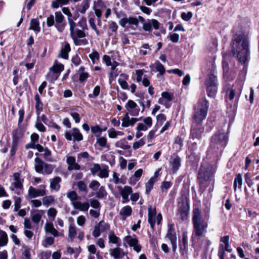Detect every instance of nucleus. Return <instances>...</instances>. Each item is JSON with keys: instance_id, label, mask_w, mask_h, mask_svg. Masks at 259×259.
Masks as SVG:
<instances>
[{"instance_id": "nucleus-1", "label": "nucleus", "mask_w": 259, "mask_h": 259, "mask_svg": "<svg viewBox=\"0 0 259 259\" xmlns=\"http://www.w3.org/2000/svg\"><path fill=\"white\" fill-rule=\"evenodd\" d=\"M231 52L240 63L245 64L249 58V42L244 34H236L231 44Z\"/></svg>"}, {"instance_id": "nucleus-2", "label": "nucleus", "mask_w": 259, "mask_h": 259, "mask_svg": "<svg viewBox=\"0 0 259 259\" xmlns=\"http://www.w3.org/2000/svg\"><path fill=\"white\" fill-rule=\"evenodd\" d=\"M208 214L205 215L204 219L202 218L201 211L198 208H195L193 209L192 217L193 239L195 237L199 238L204 236L206 232V229L208 227Z\"/></svg>"}, {"instance_id": "nucleus-3", "label": "nucleus", "mask_w": 259, "mask_h": 259, "mask_svg": "<svg viewBox=\"0 0 259 259\" xmlns=\"http://www.w3.org/2000/svg\"><path fill=\"white\" fill-rule=\"evenodd\" d=\"M227 141L228 137L224 133H216L211 138L208 152L214 154L221 153L226 147Z\"/></svg>"}, {"instance_id": "nucleus-4", "label": "nucleus", "mask_w": 259, "mask_h": 259, "mask_svg": "<svg viewBox=\"0 0 259 259\" xmlns=\"http://www.w3.org/2000/svg\"><path fill=\"white\" fill-rule=\"evenodd\" d=\"M215 167L209 163L201 165L198 175V181L200 185L213 180Z\"/></svg>"}, {"instance_id": "nucleus-5", "label": "nucleus", "mask_w": 259, "mask_h": 259, "mask_svg": "<svg viewBox=\"0 0 259 259\" xmlns=\"http://www.w3.org/2000/svg\"><path fill=\"white\" fill-rule=\"evenodd\" d=\"M34 169L36 172L44 175H50L52 173L55 166L53 164L45 163L39 157L34 159Z\"/></svg>"}, {"instance_id": "nucleus-6", "label": "nucleus", "mask_w": 259, "mask_h": 259, "mask_svg": "<svg viewBox=\"0 0 259 259\" xmlns=\"http://www.w3.org/2000/svg\"><path fill=\"white\" fill-rule=\"evenodd\" d=\"M138 18L141 22L143 23V29L146 31H151L152 27L156 30L159 28L160 23L155 19L148 20L145 22V19L143 17L139 16Z\"/></svg>"}, {"instance_id": "nucleus-7", "label": "nucleus", "mask_w": 259, "mask_h": 259, "mask_svg": "<svg viewBox=\"0 0 259 259\" xmlns=\"http://www.w3.org/2000/svg\"><path fill=\"white\" fill-rule=\"evenodd\" d=\"M55 22L56 29L60 32L63 31L66 25L64 21V17L61 12H57L55 13Z\"/></svg>"}, {"instance_id": "nucleus-8", "label": "nucleus", "mask_w": 259, "mask_h": 259, "mask_svg": "<svg viewBox=\"0 0 259 259\" xmlns=\"http://www.w3.org/2000/svg\"><path fill=\"white\" fill-rule=\"evenodd\" d=\"M43 189H36L32 186H30L28 189V195L30 198H34L38 196H43L46 194L45 191V186L41 185L40 186Z\"/></svg>"}, {"instance_id": "nucleus-9", "label": "nucleus", "mask_w": 259, "mask_h": 259, "mask_svg": "<svg viewBox=\"0 0 259 259\" xmlns=\"http://www.w3.org/2000/svg\"><path fill=\"white\" fill-rule=\"evenodd\" d=\"M166 236L170 241L172 251L175 252L177 249V236L176 233L173 228L172 226L169 227Z\"/></svg>"}, {"instance_id": "nucleus-10", "label": "nucleus", "mask_w": 259, "mask_h": 259, "mask_svg": "<svg viewBox=\"0 0 259 259\" xmlns=\"http://www.w3.org/2000/svg\"><path fill=\"white\" fill-rule=\"evenodd\" d=\"M118 189L122 196L123 199L122 203L128 202L130 201L128 196L133 192L132 188L128 186H125L123 188L121 186H118Z\"/></svg>"}, {"instance_id": "nucleus-11", "label": "nucleus", "mask_w": 259, "mask_h": 259, "mask_svg": "<svg viewBox=\"0 0 259 259\" xmlns=\"http://www.w3.org/2000/svg\"><path fill=\"white\" fill-rule=\"evenodd\" d=\"M208 108V103L206 99L200 100L194 106L197 113H206Z\"/></svg>"}, {"instance_id": "nucleus-12", "label": "nucleus", "mask_w": 259, "mask_h": 259, "mask_svg": "<svg viewBox=\"0 0 259 259\" xmlns=\"http://www.w3.org/2000/svg\"><path fill=\"white\" fill-rule=\"evenodd\" d=\"M14 182L12 183V186L10 189L14 191L15 188L22 189L23 188V179L20 178V173L15 172L13 174Z\"/></svg>"}, {"instance_id": "nucleus-13", "label": "nucleus", "mask_w": 259, "mask_h": 259, "mask_svg": "<svg viewBox=\"0 0 259 259\" xmlns=\"http://www.w3.org/2000/svg\"><path fill=\"white\" fill-rule=\"evenodd\" d=\"M203 132V128L201 124L195 125V123L192 124L191 132V137L192 139H200Z\"/></svg>"}, {"instance_id": "nucleus-14", "label": "nucleus", "mask_w": 259, "mask_h": 259, "mask_svg": "<svg viewBox=\"0 0 259 259\" xmlns=\"http://www.w3.org/2000/svg\"><path fill=\"white\" fill-rule=\"evenodd\" d=\"M180 251L182 254H184V251L188 248V233L185 231L182 234V239L179 240Z\"/></svg>"}, {"instance_id": "nucleus-15", "label": "nucleus", "mask_w": 259, "mask_h": 259, "mask_svg": "<svg viewBox=\"0 0 259 259\" xmlns=\"http://www.w3.org/2000/svg\"><path fill=\"white\" fill-rule=\"evenodd\" d=\"M109 253L114 259H122L125 254L123 250L119 247L110 249Z\"/></svg>"}, {"instance_id": "nucleus-16", "label": "nucleus", "mask_w": 259, "mask_h": 259, "mask_svg": "<svg viewBox=\"0 0 259 259\" xmlns=\"http://www.w3.org/2000/svg\"><path fill=\"white\" fill-rule=\"evenodd\" d=\"M66 163L68 165L67 169L69 171L72 170H79L80 166L76 162V160L73 156H68L66 159Z\"/></svg>"}, {"instance_id": "nucleus-17", "label": "nucleus", "mask_w": 259, "mask_h": 259, "mask_svg": "<svg viewBox=\"0 0 259 259\" xmlns=\"http://www.w3.org/2000/svg\"><path fill=\"white\" fill-rule=\"evenodd\" d=\"M122 122L121 125L123 127H127L133 125L139 119L136 118H130L128 114H125L124 117L122 118Z\"/></svg>"}, {"instance_id": "nucleus-18", "label": "nucleus", "mask_w": 259, "mask_h": 259, "mask_svg": "<svg viewBox=\"0 0 259 259\" xmlns=\"http://www.w3.org/2000/svg\"><path fill=\"white\" fill-rule=\"evenodd\" d=\"M61 178L60 177H56L50 179V188L51 189L58 191L60 189V183L61 182Z\"/></svg>"}, {"instance_id": "nucleus-19", "label": "nucleus", "mask_w": 259, "mask_h": 259, "mask_svg": "<svg viewBox=\"0 0 259 259\" xmlns=\"http://www.w3.org/2000/svg\"><path fill=\"white\" fill-rule=\"evenodd\" d=\"M72 204L75 209L83 211H87L90 207V204L88 202L81 203L80 201H75L72 202Z\"/></svg>"}, {"instance_id": "nucleus-20", "label": "nucleus", "mask_w": 259, "mask_h": 259, "mask_svg": "<svg viewBox=\"0 0 259 259\" xmlns=\"http://www.w3.org/2000/svg\"><path fill=\"white\" fill-rule=\"evenodd\" d=\"M170 163L172 166V170L173 172H176L179 168L181 165V159L176 156L171 158Z\"/></svg>"}, {"instance_id": "nucleus-21", "label": "nucleus", "mask_w": 259, "mask_h": 259, "mask_svg": "<svg viewBox=\"0 0 259 259\" xmlns=\"http://www.w3.org/2000/svg\"><path fill=\"white\" fill-rule=\"evenodd\" d=\"M45 230L47 233H49L53 235L54 237H57L59 236V232L54 227L53 223H47L45 226Z\"/></svg>"}, {"instance_id": "nucleus-22", "label": "nucleus", "mask_w": 259, "mask_h": 259, "mask_svg": "<svg viewBox=\"0 0 259 259\" xmlns=\"http://www.w3.org/2000/svg\"><path fill=\"white\" fill-rule=\"evenodd\" d=\"M132 212V207L129 205H126L120 209L119 214L122 217L123 220H125L127 217L131 215Z\"/></svg>"}, {"instance_id": "nucleus-23", "label": "nucleus", "mask_w": 259, "mask_h": 259, "mask_svg": "<svg viewBox=\"0 0 259 259\" xmlns=\"http://www.w3.org/2000/svg\"><path fill=\"white\" fill-rule=\"evenodd\" d=\"M150 67L155 68L156 71L158 72L159 74L160 75H163L165 72L164 66L159 61H156L154 64H151Z\"/></svg>"}, {"instance_id": "nucleus-24", "label": "nucleus", "mask_w": 259, "mask_h": 259, "mask_svg": "<svg viewBox=\"0 0 259 259\" xmlns=\"http://www.w3.org/2000/svg\"><path fill=\"white\" fill-rule=\"evenodd\" d=\"M70 50L69 44L66 42L64 47L61 49L59 57L65 59H67L68 58V54L70 51Z\"/></svg>"}, {"instance_id": "nucleus-25", "label": "nucleus", "mask_w": 259, "mask_h": 259, "mask_svg": "<svg viewBox=\"0 0 259 259\" xmlns=\"http://www.w3.org/2000/svg\"><path fill=\"white\" fill-rule=\"evenodd\" d=\"M23 135V131L21 127H19L13 133L12 142L18 143V140L22 137Z\"/></svg>"}, {"instance_id": "nucleus-26", "label": "nucleus", "mask_w": 259, "mask_h": 259, "mask_svg": "<svg viewBox=\"0 0 259 259\" xmlns=\"http://www.w3.org/2000/svg\"><path fill=\"white\" fill-rule=\"evenodd\" d=\"M107 192L105 187H100L98 191L95 193V196L98 199H103L106 197Z\"/></svg>"}, {"instance_id": "nucleus-27", "label": "nucleus", "mask_w": 259, "mask_h": 259, "mask_svg": "<svg viewBox=\"0 0 259 259\" xmlns=\"http://www.w3.org/2000/svg\"><path fill=\"white\" fill-rule=\"evenodd\" d=\"M242 185V176L240 174H238L235 177L234 181V189L236 191L237 187L238 186V188L241 189V186Z\"/></svg>"}, {"instance_id": "nucleus-28", "label": "nucleus", "mask_w": 259, "mask_h": 259, "mask_svg": "<svg viewBox=\"0 0 259 259\" xmlns=\"http://www.w3.org/2000/svg\"><path fill=\"white\" fill-rule=\"evenodd\" d=\"M8 242L7 233L0 229V247L6 245Z\"/></svg>"}, {"instance_id": "nucleus-29", "label": "nucleus", "mask_w": 259, "mask_h": 259, "mask_svg": "<svg viewBox=\"0 0 259 259\" xmlns=\"http://www.w3.org/2000/svg\"><path fill=\"white\" fill-rule=\"evenodd\" d=\"M29 29H32L36 32H38L40 30L39 24L38 20L36 19H32L30 23Z\"/></svg>"}, {"instance_id": "nucleus-30", "label": "nucleus", "mask_w": 259, "mask_h": 259, "mask_svg": "<svg viewBox=\"0 0 259 259\" xmlns=\"http://www.w3.org/2000/svg\"><path fill=\"white\" fill-rule=\"evenodd\" d=\"M64 70V65L62 64H55L50 68V71L57 73L59 75L61 71Z\"/></svg>"}, {"instance_id": "nucleus-31", "label": "nucleus", "mask_w": 259, "mask_h": 259, "mask_svg": "<svg viewBox=\"0 0 259 259\" xmlns=\"http://www.w3.org/2000/svg\"><path fill=\"white\" fill-rule=\"evenodd\" d=\"M206 86L215 85L217 86V77L213 74L209 75L208 79L206 81Z\"/></svg>"}, {"instance_id": "nucleus-32", "label": "nucleus", "mask_w": 259, "mask_h": 259, "mask_svg": "<svg viewBox=\"0 0 259 259\" xmlns=\"http://www.w3.org/2000/svg\"><path fill=\"white\" fill-rule=\"evenodd\" d=\"M70 0H55L52 3V7L54 9L58 8L60 5L68 4Z\"/></svg>"}, {"instance_id": "nucleus-33", "label": "nucleus", "mask_w": 259, "mask_h": 259, "mask_svg": "<svg viewBox=\"0 0 259 259\" xmlns=\"http://www.w3.org/2000/svg\"><path fill=\"white\" fill-rule=\"evenodd\" d=\"M72 136L74 141H80L82 140L83 137L78 129L74 128L72 129Z\"/></svg>"}, {"instance_id": "nucleus-34", "label": "nucleus", "mask_w": 259, "mask_h": 259, "mask_svg": "<svg viewBox=\"0 0 259 259\" xmlns=\"http://www.w3.org/2000/svg\"><path fill=\"white\" fill-rule=\"evenodd\" d=\"M217 86L209 85L207 86V95L210 97H214L217 94Z\"/></svg>"}, {"instance_id": "nucleus-35", "label": "nucleus", "mask_w": 259, "mask_h": 259, "mask_svg": "<svg viewBox=\"0 0 259 259\" xmlns=\"http://www.w3.org/2000/svg\"><path fill=\"white\" fill-rule=\"evenodd\" d=\"M156 180L155 178H151L148 182L146 184V192L147 194H148L149 192L152 190L154 184L155 183Z\"/></svg>"}, {"instance_id": "nucleus-36", "label": "nucleus", "mask_w": 259, "mask_h": 259, "mask_svg": "<svg viewBox=\"0 0 259 259\" xmlns=\"http://www.w3.org/2000/svg\"><path fill=\"white\" fill-rule=\"evenodd\" d=\"M59 76V75L57 73H56L52 71H50L46 76V78L49 82H53L57 79Z\"/></svg>"}, {"instance_id": "nucleus-37", "label": "nucleus", "mask_w": 259, "mask_h": 259, "mask_svg": "<svg viewBox=\"0 0 259 259\" xmlns=\"http://www.w3.org/2000/svg\"><path fill=\"white\" fill-rule=\"evenodd\" d=\"M90 0H84L81 3V8L79 12L81 14H84L90 7Z\"/></svg>"}, {"instance_id": "nucleus-38", "label": "nucleus", "mask_w": 259, "mask_h": 259, "mask_svg": "<svg viewBox=\"0 0 259 259\" xmlns=\"http://www.w3.org/2000/svg\"><path fill=\"white\" fill-rule=\"evenodd\" d=\"M206 114H195L193 117V123L195 125L200 124V123L206 117Z\"/></svg>"}, {"instance_id": "nucleus-39", "label": "nucleus", "mask_w": 259, "mask_h": 259, "mask_svg": "<svg viewBox=\"0 0 259 259\" xmlns=\"http://www.w3.org/2000/svg\"><path fill=\"white\" fill-rule=\"evenodd\" d=\"M97 225L102 232H104L110 229V225L104 221H101Z\"/></svg>"}, {"instance_id": "nucleus-40", "label": "nucleus", "mask_w": 259, "mask_h": 259, "mask_svg": "<svg viewBox=\"0 0 259 259\" xmlns=\"http://www.w3.org/2000/svg\"><path fill=\"white\" fill-rule=\"evenodd\" d=\"M98 176L101 178H106L109 176L108 166L106 165L103 169H100Z\"/></svg>"}, {"instance_id": "nucleus-41", "label": "nucleus", "mask_w": 259, "mask_h": 259, "mask_svg": "<svg viewBox=\"0 0 259 259\" xmlns=\"http://www.w3.org/2000/svg\"><path fill=\"white\" fill-rule=\"evenodd\" d=\"M115 146L125 150L129 148V146L127 144V142L125 140H121L115 143Z\"/></svg>"}, {"instance_id": "nucleus-42", "label": "nucleus", "mask_w": 259, "mask_h": 259, "mask_svg": "<svg viewBox=\"0 0 259 259\" xmlns=\"http://www.w3.org/2000/svg\"><path fill=\"white\" fill-rule=\"evenodd\" d=\"M67 197L72 202H75L78 199V196L76 192L74 191H72L67 193Z\"/></svg>"}, {"instance_id": "nucleus-43", "label": "nucleus", "mask_w": 259, "mask_h": 259, "mask_svg": "<svg viewBox=\"0 0 259 259\" xmlns=\"http://www.w3.org/2000/svg\"><path fill=\"white\" fill-rule=\"evenodd\" d=\"M76 235V230L75 226L70 225L69 228V237L72 240Z\"/></svg>"}, {"instance_id": "nucleus-44", "label": "nucleus", "mask_w": 259, "mask_h": 259, "mask_svg": "<svg viewBox=\"0 0 259 259\" xmlns=\"http://www.w3.org/2000/svg\"><path fill=\"white\" fill-rule=\"evenodd\" d=\"M54 201V198L52 196H46L42 198L43 204L47 206L50 205Z\"/></svg>"}, {"instance_id": "nucleus-45", "label": "nucleus", "mask_w": 259, "mask_h": 259, "mask_svg": "<svg viewBox=\"0 0 259 259\" xmlns=\"http://www.w3.org/2000/svg\"><path fill=\"white\" fill-rule=\"evenodd\" d=\"M226 250L224 249V246L222 244L219 245L218 256L220 259H224Z\"/></svg>"}, {"instance_id": "nucleus-46", "label": "nucleus", "mask_w": 259, "mask_h": 259, "mask_svg": "<svg viewBox=\"0 0 259 259\" xmlns=\"http://www.w3.org/2000/svg\"><path fill=\"white\" fill-rule=\"evenodd\" d=\"M68 23L70 26V35L73 37L74 29L76 26V23L71 19L68 18Z\"/></svg>"}, {"instance_id": "nucleus-47", "label": "nucleus", "mask_w": 259, "mask_h": 259, "mask_svg": "<svg viewBox=\"0 0 259 259\" xmlns=\"http://www.w3.org/2000/svg\"><path fill=\"white\" fill-rule=\"evenodd\" d=\"M109 241L116 244L118 242V238L116 236L113 231H110L109 233Z\"/></svg>"}, {"instance_id": "nucleus-48", "label": "nucleus", "mask_w": 259, "mask_h": 259, "mask_svg": "<svg viewBox=\"0 0 259 259\" xmlns=\"http://www.w3.org/2000/svg\"><path fill=\"white\" fill-rule=\"evenodd\" d=\"M126 239L130 246H135V245L138 243V241L136 238H132L130 236H127Z\"/></svg>"}, {"instance_id": "nucleus-49", "label": "nucleus", "mask_w": 259, "mask_h": 259, "mask_svg": "<svg viewBox=\"0 0 259 259\" xmlns=\"http://www.w3.org/2000/svg\"><path fill=\"white\" fill-rule=\"evenodd\" d=\"M89 24L92 28L94 30L97 35L99 34V31L97 29L95 24V19L94 18H90L89 20Z\"/></svg>"}, {"instance_id": "nucleus-50", "label": "nucleus", "mask_w": 259, "mask_h": 259, "mask_svg": "<svg viewBox=\"0 0 259 259\" xmlns=\"http://www.w3.org/2000/svg\"><path fill=\"white\" fill-rule=\"evenodd\" d=\"M136 107V103L132 100L128 101L127 103L125 105V108L129 111H130L132 109H134Z\"/></svg>"}, {"instance_id": "nucleus-51", "label": "nucleus", "mask_w": 259, "mask_h": 259, "mask_svg": "<svg viewBox=\"0 0 259 259\" xmlns=\"http://www.w3.org/2000/svg\"><path fill=\"white\" fill-rule=\"evenodd\" d=\"M172 94L166 92H162L161 94V98H163L168 102H170L172 100Z\"/></svg>"}, {"instance_id": "nucleus-52", "label": "nucleus", "mask_w": 259, "mask_h": 259, "mask_svg": "<svg viewBox=\"0 0 259 259\" xmlns=\"http://www.w3.org/2000/svg\"><path fill=\"white\" fill-rule=\"evenodd\" d=\"M42 214L39 212L34 213L32 214V221L35 223H38L41 220Z\"/></svg>"}, {"instance_id": "nucleus-53", "label": "nucleus", "mask_w": 259, "mask_h": 259, "mask_svg": "<svg viewBox=\"0 0 259 259\" xmlns=\"http://www.w3.org/2000/svg\"><path fill=\"white\" fill-rule=\"evenodd\" d=\"M21 199L20 197H16L15 198L14 209L15 211H17L21 206Z\"/></svg>"}, {"instance_id": "nucleus-54", "label": "nucleus", "mask_w": 259, "mask_h": 259, "mask_svg": "<svg viewBox=\"0 0 259 259\" xmlns=\"http://www.w3.org/2000/svg\"><path fill=\"white\" fill-rule=\"evenodd\" d=\"M90 204L91 207L93 208L100 209V203L98 200L96 199H91Z\"/></svg>"}, {"instance_id": "nucleus-55", "label": "nucleus", "mask_w": 259, "mask_h": 259, "mask_svg": "<svg viewBox=\"0 0 259 259\" xmlns=\"http://www.w3.org/2000/svg\"><path fill=\"white\" fill-rule=\"evenodd\" d=\"M47 24L48 27L55 25V18L53 15H50L47 19Z\"/></svg>"}, {"instance_id": "nucleus-56", "label": "nucleus", "mask_w": 259, "mask_h": 259, "mask_svg": "<svg viewBox=\"0 0 259 259\" xmlns=\"http://www.w3.org/2000/svg\"><path fill=\"white\" fill-rule=\"evenodd\" d=\"M93 9L95 12V14L98 18H100L101 17L102 15V12L101 10L97 8V6L96 5V3L94 2V5L93 7Z\"/></svg>"}, {"instance_id": "nucleus-57", "label": "nucleus", "mask_w": 259, "mask_h": 259, "mask_svg": "<svg viewBox=\"0 0 259 259\" xmlns=\"http://www.w3.org/2000/svg\"><path fill=\"white\" fill-rule=\"evenodd\" d=\"M89 57L94 64L95 63V60L99 59V54L96 51H95L89 55Z\"/></svg>"}, {"instance_id": "nucleus-58", "label": "nucleus", "mask_w": 259, "mask_h": 259, "mask_svg": "<svg viewBox=\"0 0 259 259\" xmlns=\"http://www.w3.org/2000/svg\"><path fill=\"white\" fill-rule=\"evenodd\" d=\"M192 17V13L191 12H189L187 13H182L181 14V17L182 18L186 21H188L190 20Z\"/></svg>"}, {"instance_id": "nucleus-59", "label": "nucleus", "mask_w": 259, "mask_h": 259, "mask_svg": "<svg viewBox=\"0 0 259 259\" xmlns=\"http://www.w3.org/2000/svg\"><path fill=\"white\" fill-rule=\"evenodd\" d=\"M100 186V184L98 181L96 180H93L90 184L89 187L93 190H95L98 188H99Z\"/></svg>"}, {"instance_id": "nucleus-60", "label": "nucleus", "mask_w": 259, "mask_h": 259, "mask_svg": "<svg viewBox=\"0 0 259 259\" xmlns=\"http://www.w3.org/2000/svg\"><path fill=\"white\" fill-rule=\"evenodd\" d=\"M127 23L131 25H135L138 26L139 23L138 19L135 17H130L127 18Z\"/></svg>"}, {"instance_id": "nucleus-61", "label": "nucleus", "mask_w": 259, "mask_h": 259, "mask_svg": "<svg viewBox=\"0 0 259 259\" xmlns=\"http://www.w3.org/2000/svg\"><path fill=\"white\" fill-rule=\"evenodd\" d=\"M77 187L79 191L87 192V186L83 181L77 182Z\"/></svg>"}, {"instance_id": "nucleus-62", "label": "nucleus", "mask_w": 259, "mask_h": 259, "mask_svg": "<svg viewBox=\"0 0 259 259\" xmlns=\"http://www.w3.org/2000/svg\"><path fill=\"white\" fill-rule=\"evenodd\" d=\"M244 178H245V182L247 184V186L249 187H251L253 185V183L252 180H251V178L249 177V174L248 173H246L245 174Z\"/></svg>"}, {"instance_id": "nucleus-63", "label": "nucleus", "mask_w": 259, "mask_h": 259, "mask_svg": "<svg viewBox=\"0 0 259 259\" xmlns=\"http://www.w3.org/2000/svg\"><path fill=\"white\" fill-rule=\"evenodd\" d=\"M78 24L80 27L82 28V29H87V25L86 22V19L84 17H82L80 19V20L78 22Z\"/></svg>"}, {"instance_id": "nucleus-64", "label": "nucleus", "mask_w": 259, "mask_h": 259, "mask_svg": "<svg viewBox=\"0 0 259 259\" xmlns=\"http://www.w3.org/2000/svg\"><path fill=\"white\" fill-rule=\"evenodd\" d=\"M85 221V218L83 215H79L77 217L76 222L78 225L82 226L84 224Z\"/></svg>"}]
</instances>
